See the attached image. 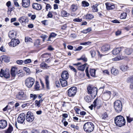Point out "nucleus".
Segmentation results:
<instances>
[{"instance_id": "obj_1", "label": "nucleus", "mask_w": 133, "mask_h": 133, "mask_svg": "<svg viewBox=\"0 0 133 133\" xmlns=\"http://www.w3.org/2000/svg\"><path fill=\"white\" fill-rule=\"evenodd\" d=\"M115 122L116 125L119 127L124 125L125 124V120L123 117L118 115L115 118Z\"/></svg>"}, {"instance_id": "obj_2", "label": "nucleus", "mask_w": 133, "mask_h": 133, "mask_svg": "<svg viewBox=\"0 0 133 133\" xmlns=\"http://www.w3.org/2000/svg\"><path fill=\"white\" fill-rule=\"evenodd\" d=\"M87 90L88 94H90L92 98H94L96 96L97 93V88L90 85L88 86Z\"/></svg>"}, {"instance_id": "obj_3", "label": "nucleus", "mask_w": 133, "mask_h": 133, "mask_svg": "<svg viewBox=\"0 0 133 133\" xmlns=\"http://www.w3.org/2000/svg\"><path fill=\"white\" fill-rule=\"evenodd\" d=\"M94 127V125L92 122H88L84 124L83 128L85 131L89 133L93 131Z\"/></svg>"}, {"instance_id": "obj_4", "label": "nucleus", "mask_w": 133, "mask_h": 133, "mask_svg": "<svg viewBox=\"0 0 133 133\" xmlns=\"http://www.w3.org/2000/svg\"><path fill=\"white\" fill-rule=\"evenodd\" d=\"M114 108L115 111L117 113L121 112L122 109V103L119 100H117L114 103Z\"/></svg>"}, {"instance_id": "obj_5", "label": "nucleus", "mask_w": 133, "mask_h": 133, "mask_svg": "<svg viewBox=\"0 0 133 133\" xmlns=\"http://www.w3.org/2000/svg\"><path fill=\"white\" fill-rule=\"evenodd\" d=\"M77 89L75 87L70 88L67 91L68 95L70 97H73L77 92Z\"/></svg>"}, {"instance_id": "obj_6", "label": "nucleus", "mask_w": 133, "mask_h": 133, "mask_svg": "<svg viewBox=\"0 0 133 133\" xmlns=\"http://www.w3.org/2000/svg\"><path fill=\"white\" fill-rule=\"evenodd\" d=\"M34 118L33 113L31 111H28L26 114L25 119L28 122H32Z\"/></svg>"}, {"instance_id": "obj_7", "label": "nucleus", "mask_w": 133, "mask_h": 133, "mask_svg": "<svg viewBox=\"0 0 133 133\" xmlns=\"http://www.w3.org/2000/svg\"><path fill=\"white\" fill-rule=\"evenodd\" d=\"M35 82V79L32 77H29L25 80V84L28 88L31 87L34 84Z\"/></svg>"}, {"instance_id": "obj_8", "label": "nucleus", "mask_w": 133, "mask_h": 133, "mask_svg": "<svg viewBox=\"0 0 133 133\" xmlns=\"http://www.w3.org/2000/svg\"><path fill=\"white\" fill-rule=\"evenodd\" d=\"M25 114L24 113L20 114L17 118V121L18 123L23 124L25 120Z\"/></svg>"}, {"instance_id": "obj_9", "label": "nucleus", "mask_w": 133, "mask_h": 133, "mask_svg": "<svg viewBox=\"0 0 133 133\" xmlns=\"http://www.w3.org/2000/svg\"><path fill=\"white\" fill-rule=\"evenodd\" d=\"M19 43L18 39H13L11 40L10 42L9 43V45L11 47H15L18 45Z\"/></svg>"}, {"instance_id": "obj_10", "label": "nucleus", "mask_w": 133, "mask_h": 133, "mask_svg": "<svg viewBox=\"0 0 133 133\" xmlns=\"http://www.w3.org/2000/svg\"><path fill=\"white\" fill-rule=\"evenodd\" d=\"M16 98L18 99L21 100H25L26 98L25 95L24 94V92L22 91L18 93L16 96Z\"/></svg>"}, {"instance_id": "obj_11", "label": "nucleus", "mask_w": 133, "mask_h": 133, "mask_svg": "<svg viewBox=\"0 0 133 133\" xmlns=\"http://www.w3.org/2000/svg\"><path fill=\"white\" fill-rule=\"evenodd\" d=\"M0 76L1 77L4 76L5 78H8L9 77L10 74L8 72L4 71L2 69L0 72Z\"/></svg>"}, {"instance_id": "obj_12", "label": "nucleus", "mask_w": 133, "mask_h": 133, "mask_svg": "<svg viewBox=\"0 0 133 133\" xmlns=\"http://www.w3.org/2000/svg\"><path fill=\"white\" fill-rule=\"evenodd\" d=\"M7 125V121L4 119L0 120V129H4L5 128Z\"/></svg>"}, {"instance_id": "obj_13", "label": "nucleus", "mask_w": 133, "mask_h": 133, "mask_svg": "<svg viewBox=\"0 0 133 133\" xmlns=\"http://www.w3.org/2000/svg\"><path fill=\"white\" fill-rule=\"evenodd\" d=\"M30 0H22V5L24 7H28L30 4Z\"/></svg>"}, {"instance_id": "obj_14", "label": "nucleus", "mask_w": 133, "mask_h": 133, "mask_svg": "<svg viewBox=\"0 0 133 133\" xmlns=\"http://www.w3.org/2000/svg\"><path fill=\"white\" fill-rule=\"evenodd\" d=\"M111 94V93L110 91H107L104 94L102 97L104 99V100H107L110 97Z\"/></svg>"}, {"instance_id": "obj_15", "label": "nucleus", "mask_w": 133, "mask_h": 133, "mask_svg": "<svg viewBox=\"0 0 133 133\" xmlns=\"http://www.w3.org/2000/svg\"><path fill=\"white\" fill-rule=\"evenodd\" d=\"M32 8L37 10H40L42 9V6L40 4L36 3H33L32 5Z\"/></svg>"}, {"instance_id": "obj_16", "label": "nucleus", "mask_w": 133, "mask_h": 133, "mask_svg": "<svg viewBox=\"0 0 133 133\" xmlns=\"http://www.w3.org/2000/svg\"><path fill=\"white\" fill-rule=\"evenodd\" d=\"M69 74L67 71H63L62 74L61 75V77L62 79L66 80L69 77Z\"/></svg>"}, {"instance_id": "obj_17", "label": "nucleus", "mask_w": 133, "mask_h": 133, "mask_svg": "<svg viewBox=\"0 0 133 133\" xmlns=\"http://www.w3.org/2000/svg\"><path fill=\"white\" fill-rule=\"evenodd\" d=\"M105 5L108 10H113L115 8V5L114 4L107 3H105Z\"/></svg>"}, {"instance_id": "obj_18", "label": "nucleus", "mask_w": 133, "mask_h": 133, "mask_svg": "<svg viewBox=\"0 0 133 133\" xmlns=\"http://www.w3.org/2000/svg\"><path fill=\"white\" fill-rule=\"evenodd\" d=\"M9 58L7 56L5 55L2 56L0 57L1 61H4L6 62H9Z\"/></svg>"}, {"instance_id": "obj_19", "label": "nucleus", "mask_w": 133, "mask_h": 133, "mask_svg": "<svg viewBox=\"0 0 133 133\" xmlns=\"http://www.w3.org/2000/svg\"><path fill=\"white\" fill-rule=\"evenodd\" d=\"M110 45H105L101 48V50L103 52L107 51L110 49Z\"/></svg>"}, {"instance_id": "obj_20", "label": "nucleus", "mask_w": 133, "mask_h": 133, "mask_svg": "<svg viewBox=\"0 0 133 133\" xmlns=\"http://www.w3.org/2000/svg\"><path fill=\"white\" fill-rule=\"evenodd\" d=\"M84 17L87 20H90L94 18V16L91 14H87L84 16Z\"/></svg>"}, {"instance_id": "obj_21", "label": "nucleus", "mask_w": 133, "mask_h": 133, "mask_svg": "<svg viewBox=\"0 0 133 133\" xmlns=\"http://www.w3.org/2000/svg\"><path fill=\"white\" fill-rule=\"evenodd\" d=\"M27 20H28L24 16L18 19L19 21L23 25L25 24Z\"/></svg>"}, {"instance_id": "obj_22", "label": "nucleus", "mask_w": 133, "mask_h": 133, "mask_svg": "<svg viewBox=\"0 0 133 133\" xmlns=\"http://www.w3.org/2000/svg\"><path fill=\"white\" fill-rule=\"evenodd\" d=\"M120 48H118L113 49L112 51V53L114 55H116L118 54L121 51Z\"/></svg>"}, {"instance_id": "obj_23", "label": "nucleus", "mask_w": 133, "mask_h": 133, "mask_svg": "<svg viewBox=\"0 0 133 133\" xmlns=\"http://www.w3.org/2000/svg\"><path fill=\"white\" fill-rule=\"evenodd\" d=\"M16 35V34H15L14 31L13 30L10 31L9 33V37L10 39H15Z\"/></svg>"}, {"instance_id": "obj_24", "label": "nucleus", "mask_w": 133, "mask_h": 133, "mask_svg": "<svg viewBox=\"0 0 133 133\" xmlns=\"http://www.w3.org/2000/svg\"><path fill=\"white\" fill-rule=\"evenodd\" d=\"M87 65V64L85 63L81 65L78 66L77 69L81 71H83Z\"/></svg>"}, {"instance_id": "obj_25", "label": "nucleus", "mask_w": 133, "mask_h": 133, "mask_svg": "<svg viewBox=\"0 0 133 133\" xmlns=\"http://www.w3.org/2000/svg\"><path fill=\"white\" fill-rule=\"evenodd\" d=\"M70 9L72 11H75L78 9L77 4H73L71 6Z\"/></svg>"}, {"instance_id": "obj_26", "label": "nucleus", "mask_w": 133, "mask_h": 133, "mask_svg": "<svg viewBox=\"0 0 133 133\" xmlns=\"http://www.w3.org/2000/svg\"><path fill=\"white\" fill-rule=\"evenodd\" d=\"M13 130V127L11 125L9 124L7 129L5 130V133H11Z\"/></svg>"}, {"instance_id": "obj_27", "label": "nucleus", "mask_w": 133, "mask_h": 133, "mask_svg": "<svg viewBox=\"0 0 133 133\" xmlns=\"http://www.w3.org/2000/svg\"><path fill=\"white\" fill-rule=\"evenodd\" d=\"M66 80L60 79V81L62 86L63 87H65L67 85V83Z\"/></svg>"}, {"instance_id": "obj_28", "label": "nucleus", "mask_w": 133, "mask_h": 133, "mask_svg": "<svg viewBox=\"0 0 133 133\" xmlns=\"http://www.w3.org/2000/svg\"><path fill=\"white\" fill-rule=\"evenodd\" d=\"M120 69L123 71H125L128 70L129 67L127 65H122L120 66Z\"/></svg>"}, {"instance_id": "obj_29", "label": "nucleus", "mask_w": 133, "mask_h": 133, "mask_svg": "<svg viewBox=\"0 0 133 133\" xmlns=\"http://www.w3.org/2000/svg\"><path fill=\"white\" fill-rule=\"evenodd\" d=\"M111 73L115 75H116L118 73V71L117 69L114 68H112L111 70Z\"/></svg>"}, {"instance_id": "obj_30", "label": "nucleus", "mask_w": 133, "mask_h": 133, "mask_svg": "<svg viewBox=\"0 0 133 133\" xmlns=\"http://www.w3.org/2000/svg\"><path fill=\"white\" fill-rule=\"evenodd\" d=\"M49 77L48 76H46L45 78L46 87L47 89H49Z\"/></svg>"}, {"instance_id": "obj_31", "label": "nucleus", "mask_w": 133, "mask_h": 133, "mask_svg": "<svg viewBox=\"0 0 133 133\" xmlns=\"http://www.w3.org/2000/svg\"><path fill=\"white\" fill-rule=\"evenodd\" d=\"M89 52L91 55L92 57H94L96 55V51L94 49H90Z\"/></svg>"}, {"instance_id": "obj_32", "label": "nucleus", "mask_w": 133, "mask_h": 133, "mask_svg": "<svg viewBox=\"0 0 133 133\" xmlns=\"http://www.w3.org/2000/svg\"><path fill=\"white\" fill-rule=\"evenodd\" d=\"M97 99H96L93 102V104L91 105V106L89 107V108H90L91 110H92L93 107H95L97 106Z\"/></svg>"}, {"instance_id": "obj_33", "label": "nucleus", "mask_w": 133, "mask_h": 133, "mask_svg": "<svg viewBox=\"0 0 133 133\" xmlns=\"http://www.w3.org/2000/svg\"><path fill=\"white\" fill-rule=\"evenodd\" d=\"M96 70L93 69H90V72L91 75L92 77H95Z\"/></svg>"}, {"instance_id": "obj_34", "label": "nucleus", "mask_w": 133, "mask_h": 133, "mask_svg": "<svg viewBox=\"0 0 133 133\" xmlns=\"http://www.w3.org/2000/svg\"><path fill=\"white\" fill-rule=\"evenodd\" d=\"M40 67L41 68L44 69L45 68H47L49 66H48V65L44 62L40 64Z\"/></svg>"}, {"instance_id": "obj_35", "label": "nucleus", "mask_w": 133, "mask_h": 133, "mask_svg": "<svg viewBox=\"0 0 133 133\" xmlns=\"http://www.w3.org/2000/svg\"><path fill=\"white\" fill-rule=\"evenodd\" d=\"M124 52L127 55H129L131 53L132 50L129 48H127L125 50Z\"/></svg>"}, {"instance_id": "obj_36", "label": "nucleus", "mask_w": 133, "mask_h": 133, "mask_svg": "<svg viewBox=\"0 0 133 133\" xmlns=\"http://www.w3.org/2000/svg\"><path fill=\"white\" fill-rule=\"evenodd\" d=\"M57 35V34H55L54 32L51 33L50 34V35L48 40V41H51L50 38H51L54 37L55 36H56Z\"/></svg>"}, {"instance_id": "obj_37", "label": "nucleus", "mask_w": 133, "mask_h": 133, "mask_svg": "<svg viewBox=\"0 0 133 133\" xmlns=\"http://www.w3.org/2000/svg\"><path fill=\"white\" fill-rule=\"evenodd\" d=\"M78 60H83L84 62H86L87 61V59L85 55H82L81 57L79 58H78L77 59Z\"/></svg>"}, {"instance_id": "obj_38", "label": "nucleus", "mask_w": 133, "mask_h": 133, "mask_svg": "<svg viewBox=\"0 0 133 133\" xmlns=\"http://www.w3.org/2000/svg\"><path fill=\"white\" fill-rule=\"evenodd\" d=\"M82 6L84 7H87L89 6V4L88 3L85 1H83L82 2Z\"/></svg>"}, {"instance_id": "obj_39", "label": "nucleus", "mask_w": 133, "mask_h": 133, "mask_svg": "<svg viewBox=\"0 0 133 133\" xmlns=\"http://www.w3.org/2000/svg\"><path fill=\"white\" fill-rule=\"evenodd\" d=\"M127 16V14L125 12H123L121 14L120 17L121 19L125 18Z\"/></svg>"}, {"instance_id": "obj_40", "label": "nucleus", "mask_w": 133, "mask_h": 133, "mask_svg": "<svg viewBox=\"0 0 133 133\" xmlns=\"http://www.w3.org/2000/svg\"><path fill=\"white\" fill-rule=\"evenodd\" d=\"M85 101L88 103L91 102L92 100L91 98L89 96L85 97L84 98Z\"/></svg>"}, {"instance_id": "obj_41", "label": "nucleus", "mask_w": 133, "mask_h": 133, "mask_svg": "<svg viewBox=\"0 0 133 133\" xmlns=\"http://www.w3.org/2000/svg\"><path fill=\"white\" fill-rule=\"evenodd\" d=\"M61 15L62 16L66 17L68 16V14L66 11L63 10L61 11Z\"/></svg>"}, {"instance_id": "obj_42", "label": "nucleus", "mask_w": 133, "mask_h": 133, "mask_svg": "<svg viewBox=\"0 0 133 133\" xmlns=\"http://www.w3.org/2000/svg\"><path fill=\"white\" fill-rule=\"evenodd\" d=\"M23 70L26 72V74L28 75L30 73V71L29 69L27 67H24Z\"/></svg>"}, {"instance_id": "obj_43", "label": "nucleus", "mask_w": 133, "mask_h": 133, "mask_svg": "<svg viewBox=\"0 0 133 133\" xmlns=\"http://www.w3.org/2000/svg\"><path fill=\"white\" fill-rule=\"evenodd\" d=\"M39 83L38 82H36L34 86L35 89L36 90H39Z\"/></svg>"}, {"instance_id": "obj_44", "label": "nucleus", "mask_w": 133, "mask_h": 133, "mask_svg": "<svg viewBox=\"0 0 133 133\" xmlns=\"http://www.w3.org/2000/svg\"><path fill=\"white\" fill-rule=\"evenodd\" d=\"M92 10L94 12H97L98 10L97 8V5H93L92 7Z\"/></svg>"}, {"instance_id": "obj_45", "label": "nucleus", "mask_w": 133, "mask_h": 133, "mask_svg": "<svg viewBox=\"0 0 133 133\" xmlns=\"http://www.w3.org/2000/svg\"><path fill=\"white\" fill-rule=\"evenodd\" d=\"M78 75L81 78H83L84 76V73L83 71H81L78 72Z\"/></svg>"}, {"instance_id": "obj_46", "label": "nucleus", "mask_w": 133, "mask_h": 133, "mask_svg": "<svg viewBox=\"0 0 133 133\" xmlns=\"http://www.w3.org/2000/svg\"><path fill=\"white\" fill-rule=\"evenodd\" d=\"M127 122L129 123H130L133 120V118L130 117L129 116H127Z\"/></svg>"}, {"instance_id": "obj_47", "label": "nucleus", "mask_w": 133, "mask_h": 133, "mask_svg": "<svg viewBox=\"0 0 133 133\" xmlns=\"http://www.w3.org/2000/svg\"><path fill=\"white\" fill-rule=\"evenodd\" d=\"M31 62V60L30 59H25L23 61V63L25 64L29 63Z\"/></svg>"}, {"instance_id": "obj_48", "label": "nucleus", "mask_w": 133, "mask_h": 133, "mask_svg": "<svg viewBox=\"0 0 133 133\" xmlns=\"http://www.w3.org/2000/svg\"><path fill=\"white\" fill-rule=\"evenodd\" d=\"M108 116L107 113L106 112H105L102 115L101 118L103 119H105L107 118Z\"/></svg>"}, {"instance_id": "obj_49", "label": "nucleus", "mask_w": 133, "mask_h": 133, "mask_svg": "<svg viewBox=\"0 0 133 133\" xmlns=\"http://www.w3.org/2000/svg\"><path fill=\"white\" fill-rule=\"evenodd\" d=\"M35 105L36 107H39L41 106V104L37 100H35Z\"/></svg>"}, {"instance_id": "obj_50", "label": "nucleus", "mask_w": 133, "mask_h": 133, "mask_svg": "<svg viewBox=\"0 0 133 133\" xmlns=\"http://www.w3.org/2000/svg\"><path fill=\"white\" fill-rule=\"evenodd\" d=\"M69 68L72 71H74L75 73L76 74V73L77 72V71L76 69L74 68L73 66L69 65Z\"/></svg>"}, {"instance_id": "obj_51", "label": "nucleus", "mask_w": 133, "mask_h": 133, "mask_svg": "<svg viewBox=\"0 0 133 133\" xmlns=\"http://www.w3.org/2000/svg\"><path fill=\"white\" fill-rule=\"evenodd\" d=\"M91 42H88L84 43H81L80 44L81 45H87L90 44H91Z\"/></svg>"}, {"instance_id": "obj_52", "label": "nucleus", "mask_w": 133, "mask_h": 133, "mask_svg": "<svg viewBox=\"0 0 133 133\" xmlns=\"http://www.w3.org/2000/svg\"><path fill=\"white\" fill-rule=\"evenodd\" d=\"M55 86L57 88H59L60 86L59 82L58 81H56L55 82Z\"/></svg>"}, {"instance_id": "obj_53", "label": "nucleus", "mask_w": 133, "mask_h": 133, "mask_svg": "<svg viewBox=\"0 0 133 133\" xmlns=\"http://www.w3.org/2000/svg\"><path fill=\"white\" fill-rule=\"evenodd\" d=\"M53 15L52 13L51 12H49L48 14L47 17V18H52V17Z\"/></svg>"}, {"instance_id": "obj_54", "label": "nucleus", "mask_w": 133, "mask_h": 133, "mask_svg": "<svg viewBox=\"0 0 133 133\" xmlns=\"http://www.w3.org/2000/svg\"><path fill=\"white\" fill-rule=\"evenodd\" d=\"M73 21L74 22H80L82 21V19L76 18L74 19H73Z\"/></svg>"}, {"instance_id": "obj_55", "label": "nucleus", "mask_w": 133, "mask_h": 133, "mask_svg": "<svg viewBox=\"0 0 133 133\" xmlns=\"http://www.w3.org/2000/svg\"><path fill=\"white\" fill-rule=\"evenodd\" d=\"M121 58L119 56H117L113 59V60L114 61H118L121 60Z\"/></svg>"}, {"instance_id": "obj_56", "label": "nucleus", "mask_w": 133, "mask_h": 133, "mask_svg": "<svg viewBox=\"0 0 133 133\" xmlns=\"http://www.w3.org/2000/svg\"><path fill=\"white\" fill-rule=\"evenodd\" d=\"M83 48V47L81 46H79L77 48L74 50L75 51H80Z\"/></svg>"}, {"instance_id": "obj_57", "label": "nucleus", "mask_w": 133, "mask_h": 133, "mask_svg": "<svg viewBox=\"0 0 133 133\" xmlns=\"http://www.w3.org/2000/svg\"><path fill=\"white\" fill-rule=\"evenodd\" d=\"M19 65H21L23 62V61L22 60H18L16 62Z\"/></svg>"}, {"instance_id": "obj_58", "label": "nucleus", "mask_w": 133, "mask_h": 133, "mask_svg": "<svg viewBox=\"0 0 133 133\" xmlns=\"http://www.w3.org/2000/svg\"><path fill=\"white\" fill-rule=\"evenodd\" d=\"M31 40H32L31 39L30 37H26L25 38V41L26 42L31 41Z\"/></svg>"}, {"instance_id": "obj_59", "label": "nucleus", "mask_w": 133, "mask_h": 133, "mask_svg": "<svg viewBox=\"0 0 133 133\" xmlns=\"http://www.w3.org/2000/svg\"><path fill=\"white\" fill-rule=\"evenodd\" d=\"M121 32L120 30H118L116 32V35L117 36L120 35L121 33Z\"/></svg>"}, {"instance_id": "obj_60", "label": "nucleus", "mask_w": 133, "mask_h": 133, "mask_svg": "<svg viewBox=\"0 0 133 133\" xmlns=\"http://www.w3.org/2000/svg\"><path fill=\"white\" fill-rule=\"evenodd\" d=\"M49 8H51V7L50 4H47L46 5L45 9L46 11H48V9Z\"/></svg>"}, {"instance_id": "obj_61", "label": "nucleus", "mask_w": 133, "mask_h": 133, "mask_svg": "<svg viewBox=\"0 0 133 133\" xmlns=\"http://www.w3.org/2000/svg\"><path fill=\"white\" fill-rule=\"evenodd\" d=\"M48 55V53H45L42 54L41 56V57H42L43 58H46L47 57V56Z\"/></svg>"}, {"instance_id": "obj_62", "label": "nucleus", "mask_w": 133, "mask_h": 133, "mask_svg": "<svg viewBox=\"0 0 133 133\" xmlns=\"http://www.w3.org/2000/svg\"><path fill=\"white\" fill-rule=\"evenodd\" d=\"M128 81L129 82H131L133 81V75L130 77L128 79Z\"/></svg>"}, {"instance_id": "obj_63", "label": "nucleus", "mask_w": 133, "mask_h": 133, "mask_svg": "<svg viewBox=\"0 0 133 133\" xmlns=\"http://www.w3.org/2000/svg\"><path fill=\"white\" fill-rule=\"evenodd\" d=\"M11 75L13 78H14L16 76V72H11Z\"/></svg>"}, {"instance_id": "obj_64", "label": "nucleus", "mask_w": 133, "mask_h": 133, "mask_svg": "<svg viewBox=\"0 0 133 133\" xmlns=\"http://www.w3.org/2000/svg\"><path fill=\"white\" fill-rule=\"evenodd\" d=\"M18 76L22 77L24 75V74L22 72H21L18 74Z\"/></svg>"}]
</instances>
